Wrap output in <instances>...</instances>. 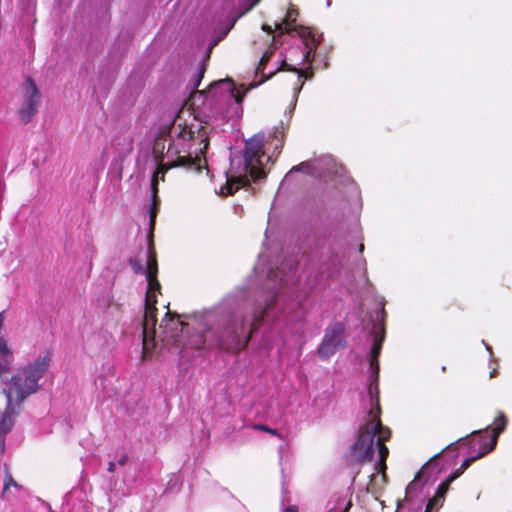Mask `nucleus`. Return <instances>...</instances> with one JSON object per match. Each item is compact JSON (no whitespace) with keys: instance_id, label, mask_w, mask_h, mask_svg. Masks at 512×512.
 <instances>
[{"instance_id":"nucleus-1","label":"nucleus","mask_w":512,"mask_h":512,"mask_svg":"<svg viewBox=\"0 0 512 512\" xmlns=\"http://www.w3.org/2000/svg\"><path fill=\"white\" fill-rule=\"evenodd\" d=\"M295 282L296 266L294 264L283 265L277 271H270L265 290L253 306L251 315L245 318L236 315L218 337L219 345L229 351L243 350L265 313L274 305L278 294L282 293L284 287Z\"/></svg>"},{"instance_id":"nucleus-2","label":"nucleus","mask_w":512,"mask_h":512,"mask_svg":"<svg viewBox=\"0 0 512 512\" xmlns=\"http://www.w3.org/2000/svg\"><path fill=\"white\" fill-rule=\"evenodd\" d=\"M208 121L205 125L197 118L190 126L180 128L179 132L167 150V163L160 164L152 180V188L156 193V184L159 179H164V173L168 169L183 167L188 170L200 171L205 161L202 158L208 146Z\"/></svg>"},{"instance_id":"nucleus-3","label":"nucleus","mask_w":512,"mask_h":512,"mask_svg":"<svg viewBox=\"0 0 512 512\" xmlns=\"http://www.w3.org/2000/svg\"><path fill=\"white\" fill-rule=\"evenodd\" d=\"M369 408L364 423L359 427L357 437L349 451V461L354 464L370 462L375 454V438L378 452V460L375 463V470L384 472L386 469V458L389 450L384 442L390 438V430L381 425L380 406L377 394L374 395L372 386L368 392Z\"/></svg>"},{"instance_id":"nucleus-4","label":"nucleus","mask_w":512,"mask_h":512,"mask_svg":"<svg viewBox=\"0 0 512 512\" xmlns=\"http://www.w3.org/2000/svg\"><path fill=\"white\" fill-rule=\"evenodd\" d=\"M263 142V135H254L246 142L243 157L234 156L230 159L227 181L220 189L222 195H232L251 179L259 180L265 177L264 161L268 163L271 157L263 152Z\"/></svg>"},{"instance_id":"nucleus-5","label":"nucleus","mask_w":512,"mask_h":512,"mask_svg":"<svg viewBox=\"0 0 512 512\" xmlns=\"http://www.w3.org/2000/svg\"><path fill=\"white\" fill-rule=\"evenodd\" d=\"M506 423L507 420L505 415L500 413L493 423L494 427L491 435H487L488 428L472 433L471 438L468 440L470 456L463 461L460 468L451 474L446 481L439 485L435 496L427 503L426 512H431L434 508L442 506L445 494L449 489V485L457 479L473 461L483 457L495 448L497 438L505 429Z\"/></svg>"},{"instance_id":"nucleus-6","label":"nucleus","mask_w":512,"mask_h":512,"mask_svg":"<svg viewBox=\"0 0 512 512\" xmlns=\"http://www.w3.org/2000/svg\"><path fill=\"white\" fill-rule=\"evenodd\" d=\"M129 264L136 274H142L147 281L145 297V311L143 322V345L147 348L149 339L153 340L157 334L155 329V303L157 292L160 291V283L157 279L158 264L152 239L149 240L148 249L143 257L130 259Z\"/></svg>"},{"instance_id":"nucleus-7","label":"nucleus","mask_w":512,"mask_h":512,"mask_svg":"<svg viewBox=\"0 0 512 512\" xmlns=\"http://www.w3.org/2000/svg\"><path fill=\"white\" fill-rule=\"evenodd\" d=\"M51 358L50 351L40 354L34 361L23 368L22 373L12 377L9 382L5 383L3 391L7 398V407L3 414L9 412L12 421L16 414L15 407L19 406L27 396L39 389L38 382L48 370Z\"/></svg>"},{"instance_id":"nucleus-8","label":"nucleus","mask_w":512,"mask_h":512,"mask_svg":"<svg viewBox=\"0 0 512 512\" xmlns=\"http://www.w3.org/2000/svg\"><path fill=\"white\" fill-rule=\"evenodd\" d=\"M245 93L246 91L241 92L237 89L230 79L211 84L207 91L200 92V95L204 96V116L215 119L218 116L223 119L239 117Z\"/></svg>"},{"instance_id":"nucleus-9","label":"nucleus","mask_w":512,"mask_h":512,"mask_svg":"<svg viewBox=\"0 0 512 512\" xmlns=\"http://www.w3.org/2000/svg\"><path fill=\"white\" fill-rule=\"evenodd\" d=\"M297 15L298 13L294 8L289 9L284 20L281 23L275 24V30L280 31L279 36L284 32L291 33L294 31L302 39L304 43V51L302 53L301 62L297 64H289L286 60H283L281 64V69L297 72L298 80H300L305 72L298 69L297 65H300L305 61L309 63L313 61L314 50L320 43V39L316 37L310 28L296 24Z\"/></svg>"},{"instance_id":"nucleus-10","label":"nucleus","mask_w":512,"mask_h":512,"mask_svg":"<svg viewBox=\"0 0 512 512\" xmlns=\"http://www.w3.org/2000/svg\"><path fill=\"white\" fill-rule=\"evenodd\" d=\"M439 473L440 469L435 463H427L423 466L415 476L414 480L408 484L405 491V498L397 501L396 512H401L406 504L412 502L424 484L436 481Z\"/></svg>"},{"instance_id":"nucleus-11","label":"nucleus","mask_w":512,"mask_h":512,"mask_svg":"<svg viewBox=\"0 0 512 512\" xmlns=\"http://www.w3.org/2000/svg\"><path fill=\"white\" fill-rule=\"evenodd\" d=\"M21 103L18 108V115L23 123H28L32 120L37 111V106L40 101V95L35 83L31 79H27L21 88Z\"/></svg>"},{"instance_id":"nucleus-12","label":"nucleus","mask_w":512,"mask_h":512,"mask_svg":"<svg viewBox=\"0 0 512 512\" xmlns=\"http://www.w3.org/2000/svg\"><path fill=\"white\" fill-rule=\"evenodd\" d=\"M344 345V326L341 323H334L325 330L324 338L317 352L319 357L327 359Z\"/></svg>"},{"instance_id":"nucleus-13","label":"nucleus","mask_w":512,"mask_h":512,"mask_svg":"<svg viewBox=\"0 0 512 512\" xmlns=\"http://www.w3.org/2000/svg\"><path fill=\"white\" fill-rule=\"evenodd\" d=\"M185 323L180 321L179 319H175L170 316V313L167 312L165 318L162 320L159 326V337L162 338L163 341L169 342H178L180 334L184 332Z\"/></svg>"},{"instance_id":"nucleus-14","label":"nucleus","mask_w":512,"mask_h":512,"mask_svg":"<svg viewBox=\"0 0 512 512\" xmlns=\"http://www.w3.org/2000/svg\"><path fill=\"white\" fill-rule=\"evenodd\" d=\"M383 339H384V332H382V335L379 336V337L375 336L374 342H373V345H372V348H371V352H370V357H371L370 365H371V368L373 370L372 371L373 380L369 384L368 388L370 386H372L374 395H376V391L378 392L377 384L374 385L373 382L377 381V377H378L379 365H378L377 358H378V356L380 354V350H381V347H382Z\"/></svg>"},{"instance_id":"nucleus-15","label":"nucleus","mask_w":512,"mask_h":512,"mask_svg":"<svg viewBox=\"0 0 512 512\" xmlns=\"http://www.w3.org/2000/svg\"><path fill=\"white\" fill-rule=\"evenodd\" d=\"M281 313L284 317H286L290 321H296L300 317H302V305L299 301H292L290 303H285L282 307Z\"/></svg>"},{"instance_id":"nucleus-16","label":"nucleus","mask_w":512,"mask_h":512,"mask_svg":"<svg viewBox=\"0 0 512 512\" xmlns=\"http://www.w3.org/2000/svg\"><path fill=\"white\" fill-rule=\"evenodd\" d=\"M12 426L13 422L11 420L9 412L7 414H3L0 420V453H3L5 450L3 435L10 431Z\"/></svg>"},{"instance_id":"nucleus-17","label":"nucleus","mask_w":512,"mask_h":512,"mask_svg":"<svg viewBox=\"0 0 512 512\" xmlns=\"http://www.w3.org/2000/svg\"><path fill=\"white\" fill-rule=\"evenodd\" d=\"M11 487L21 489V486L14 481L12 475L7 471L4 479L3 497L8 498Z\"/></svg>"},{"instance_id":"nucleus-18","label":"nucleus","mask_w":512,"mask_h":512,"mask_svg":"<svg viewBox=\"0 0 512 512\" xmlns=\"http://www.w3.org/2000/svg\"><path fill=\"white\" fill-rule=\"evenodd\" d=\"M252 428L254 430H259V431H262V432L269 433V434H271L273 436L278 437L279 439H283L282 435L276 429L270 428L267 425H264V424H254L252 426Z\"/></svg>"},{"instance_id":"nucleus-19","label":"nucleus","mask_w":512,"mask_h":512,"mask_svg":"<svg viewBox=\"0 0 512 512\" xmlns=\"http://www.w3.org/2000/svg\"><path fill=\"white\" fill-rule=\"evenodd\" d=\"M272 54H273V50L271 48H269L268 50H266L264 52L263 56L260 59L259 65L257 67V71H260L264 67V65L269 61Z\"/></svg>"},{"instance_id":"nucleus-20","label":"nucleus","mask_w":512,"mask_h":512,"mask_svg":"<svg viewBox=\"0 0 512 512\" xmlns=\"http://www.w3.org/2000/svg\"><path fill=\"white\" fill-rule=\"evenodd\" d=\"M294 171H303V172H306V173H309L310 172V166L308 163L306 162H302L301 164L297 165V166H294L290 171L289 173L287 174V176L291 173H293Z\"/></svg>"},{"instance_id":"nucleus-21","label":"nucleus","mask_w":512,"mask_h":512,"mask_svg":"<svg viewBox=\"0 0 512 512\" xmlns=\"http://www.w3.org/2000/svg\"><path fill=\"white\" fill-rule=\"evenodd\" d=\"M155 219H156V210L154 207L150 208V237L152 236V230L155 225Z\"/></svg>"},{"instance_id":"nucleus-22","label":"nucleus","mask_w":512,"mask_h":512,"mask_svg":"<svg viewBox=\"0 0 512 512\" xmlns=\"http://www.w3.org/2000/svg\"><path fill=\"white\" fill-rule=\"evenodd\" d=\"M204 71H205L204 67L199 68V70L197 72V75H196V78L194 80V84H193V86L195 88L199 86V84H200V82H201V80L203 78Z\"/></svg>"},{"instance_id":"nucleus-23","label":"nucleus","mask_w":512,"mask_h":512,"mask_svg":"<svg viewBox=\"0 0 512 512\" xmlns=\"http://www.w3.org/2000/svg\"><path fill=\"white\" fill-rule=\"evenodd\" d=\"M115 469H116L115 463L114 462H109L108 463V471L113 473L115 471Z\"/></svg>"},{"instance_id":"nucleus-24","label":"nucleus","mask_w":512,"mask_h":512,"mask_svg":"<svg viewBox=\"0 0 512 512\" xmlns=\"http://www.w3.org/2000/svg\"><path fill=\"white\" fill-rule=\"evenodd\" d=\"M262 29H263L264 31H266L268 34H271V33L273 32L272 27H271V26H269V25H263V26H262Z\"/></svg>"},{"instance_id":"nucleus-25","label":"nucleus","mask_w":512,"mask_h":512,"mask_svg":"<svg viewBox=\"0 0 512 512\" xmlns=\"http://www.w3.org/2000/svg\"><path fill=\"white\" fill-rule=\"evenodd\" d=\"M127 460H128V457L126 455L122 456L120 459H119V464L120 465H125L127 463Z\"/></svg>"},{"instance_id":"nucleus-26","label":"nucleus","mask_w":512,"mask_h":512,"mask_svg":"<svg viewBox=\"0 0 512 512\" xmlns=\"http://www.w3.org/2000/svg\"><path fill=\"white\" fill-rule=\"evenodd\" d=\"M285 512H298V508L296 506H289L285 509Z\"/></svg>"},{"instance_id":"nucleus-27","label":"nucleus","mask_w":512,"mask_h":512,"mask_svg":"<svg viewBox=\"0 0 512 512\" xmlns=\"http://www.w3.org/2000/svg\"><path fill=\"white\" fill-rule=\"evenodd\" d=\"M302 85H303V82L301 83L299 88H295V95H297L300 92Z\"/></svg>"},{"instance_id":"nucleus-28","label":"nucleus","mask_w":512,"mask_h":512,"mask_svg":"<svg viewBox=\"0 0 512 512\" xmlns=\"http://www.w3.org/2000/svg\"><path fill=\"white\" fill-rule=\"evenodd\" d=\"M351 506V502H347V504L344 507V511H346Z\"/></svg>"},{"instance_id":"nucleus-29","label":"nucleus","mask_w":512,"mask_h":512,"mask_svg":"<svg viewBox=\"0 0 512 512\" xmlns=\"http://www.w3.org/2000/svg\"><path fill=\"white\" fill-rule=\"evenodd\" d=\"M281 147H282V144L279 143V144H276L275 149H281Z\"/></svg>"},{"instance_id":"nucleus-30","label":"nucleus","mask_w":512,"mask_h":512,"mask_svg":"<svg viewBox=\"0 0 512 512\" xmlns=\"http://www.w3.org/2000/svg\"><path fill=\"white\" fill-rule=\"evenodd\" d=\"M363 249H364V245H363V244H361V245H360V248H359L360 252H362V251H363Z\"/></svg>"},{"instance_id":"nucleus-31","label":"nucleus","mask_w":512,"mask_h":512,"mask_svg":"<svg viewBox=\"0 0 512 512\" xmlns=\"http://www.w3.org/2000/svg\"><path fill=\"white\" fill-rule=\"evenodd\" d=\"M257 2H259V0H255V1L252 3L251 7H253L254 5H256V4H257Z\"/></svg>"},{"instance_id":"nucleus-32","label":"nucleus","mask_w":512,"mask_h":512,"mask_svg":"<svg viewBox=\"0 0 512 512\" xmlns=\"http://www.w3.org/2000/svg\"><path fill=\"white\" fill-rule=\"evenodd\" d=\"M494 375H495V370L490 373V377L492 378V377H494Z\"/></svg>"},{"instance_id":"nucleus-33","label":"nucleus","mask_w":512,"mask_h":512,"mask_svg":"<svg viewBox=\"0 0 512 512\" xmlns=\"http://www.w3.org/2000/svg\"><path fill=\"white\" fill-rule=\"evenodd\" d=\"M485 346H486V349H487L488 351H490V347H489L487 344H485Z\"/></svg>"},{"instance_id":"nucleus-34","label":"nucleus","mask_w":512,"mask_h":512,"mask_svg":"<svg viewBox=\"0 0 512 512\" xmlns=\"http://www.w3.org/2000/svg\"><path fill=\"white\" fill-rule=\"evenodd\" d=\"M327 5H330V0L327 1Z\"/></svg>"}]
</instances>
